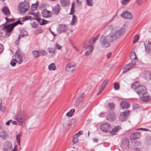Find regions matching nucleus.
Instances as JSON below:
<instances>
[{"instance_id":"nucleus-63","label":"nucleus","mask_w":151,"mask_h":151,"mask_svg":"<svg viewBox=\"0 0 151 151\" xmlns=\"http://www.w3.org/2000/svg\"><path fill=\"white\" fill-rule=\"evenodd\" d=\"M140 0L141 2H138V3H137L139 5H140L142 3H145L146 0Z\"/></svg>"},{"instance_id":"nucleus-24","label":"nucleus","mask_w":151,"mask_h":151,"mask_svg":"<svg viewBox=\"0 0 151 151\" xmlns=\"http://www.w3.org/2000/svg\"><path fill=\"white\" fill-rule=\"evenodd\" d=\"M60 2L61 5L63 6H68L70 5L69 0H60Z\"/></svg>"},{"instance_id":"nucleus-50","label":"nucleus","mask_w":151,"mask_h":151,"mask_svg":"<svg viewBox=\"0 0 151 151\" xmlns=\"http://www.w3.org/2000/svg\"><path fill=\"white\" fill-rule=\"evenodd\" d=\"M55 47L57 49L60 50L61 49L62 46L58 43H56L55 44Z\"/></svg>"},{"instance_id":"nucleus-25","label":"nucleus","mask_w":151,"mask_h":151,"mask_svg":"<svg viewBox=\"0 0 151 151\" xmlns=\"http://www.w3.org/2000/svg\"><path fill=\"white\" fill-rule=\"evenodd\" d=\"M60 10V6L58 4H57L53 8L52 12L54 14L57 15L59 13Z\"/></svg>"},{"instance_id":"nucleus-44","label":"nucleus","mask_w":151,"mask_h":151,"mask_svg":"<svg viewBox=\"0 0 151 151\" xmlns=\"http://www.w3.org/2000/svg\"><path fill=\"white\" fill-rule=\"evenodd\" d=\"M131 0H122L121 1V4L124 5L127 4Z\"/></svg>"},{"instance_id":"nucleus-42","label":"nucleus","mask_w":151,"mask_h":151,"mask_svg":"<svg viewBox=\"0 0 151 151\" xmlns=\"http://www.w3.org/2000/svg\"><path fill=\"white\" fill-rule=\"evenodd\" d=\"M31 19L32 18L30 16H27L23 17L22 19V20L23 21H26Z\"/></svg>"},{"instance_id":"nucleus-11","label":"nucleus","mask_w":151,"mask_h":151,"mask_svg":"<svg viewBox=\"0 0 151 151\" xmlns=\"http://www.w3.org/2000/svg\"><path fill=\"white\" fill-rule=\"evenodd\" d=\"M14 27L12 24L4 26L3 29L6 32V35L9 36L10 35V32L12 30Z\"/></svg>"},{"instance_id":"nucleus-61","label":"nucleus","mask_w":151,"mask_h":151,"mask_svg":"<svg viewBox=\"0 0 151 151\" xmlns=\"http://www.w3.org/2000/svg\"><path fill=\"white\" fill-rule=\"evenodd\" d=\"M108 82V80H105L104 82L102 85L105 86L107 84Z\"/></svg>"},{"instance_id":"nucleus-10","label":"nucleus","mask_w":151,"mask_h":151,"mask_svg":"<svg viewBox=\"0 0 151 151\" xmlns=\"http://www.w3.org/2000/svg\"><path fill=\"white\" fill-rule=\"evenodd\" d=\"M136 63L134 61H132L131 63L127 64L124 67L123 70V72L126 73L132 68H133L135 65Z\"/></svg>"},{"instance_id":"nucleus-39","label":"nucleus","mask_w":151,"mask_h":151,"mask_svg":"<svg viewBox=\"0 0 151 151\" xmlns=\"http://www.w3.org/2000/svg\"><path fill=\"white\" fill-rule=\"evenodd\" d=\"M22 136L21 134H19L16 135V139L18 144L20 145V138Z\"/></svg>"},{"instance_id":"nucleus-20","label":"nucleus","mask_w":151,"mask_h":151,"mask_svg":"<svg viewBox=\"0 0 151 151\" xmlns=\"http://www.w3.org/2000/svg\"><path fill=\"white\" fill-rule=\"evenodd\" d=\"M139 98L141 101L147 102L150 100V96L146 93L141 96H139Z\"/></svg>"},{"instance_id":"nucleus-4","label":"nucleus","mask_w":151,"mask_h":151,"mask_svg":"<svg viewBox=\"0 0 151 151\" xmlns=\"http://www.w3.org/2000/svg\"><path fill=\"white\" fill-rule=\"evenodd\" d=\"M27 116L24 114L21 113L18 114L16 117V119L19 123V125L22 126L25 123L26 119Z\"/></svg>"},{"instance_id":"nucleus-38","label":"nucleus","mask_w":151,"mask_h":151,"mask_svg":"<svg viewBox=\"0 0 151 151\" xmlns=\"http://www.w3.org/2000/svg\"><path fill=\"white\" fill-rule=\"evenodd\" d=\"M6 110V108L2 106V101L0 99V111L1 112H4Z\"/></svg>"},{"instance_id":"nucleus-47","label":"nucleus","mask_w":151,"mask_h":151,"mask_svg":"<svg viewBox=\"0 0 151 151\" xmlns=\"http://www.w3.org/2000/svg\"><path fill=\"white\" fill-rule=\"evenodd\" d=\"M108 106L110 109L112 110L114 109V105L113 103H110L108 104Z\"/></svg>"},{"instance_id":"nucleus-5","label":"nucleus","mask_w":151,"mask_h":151,"mask_svg":"<svg viewBox=\"0 0 151 151\" xmlns=\"http://www.w3.org/2000/svg\"><path fill=\"white\" fill-rule=\"evenodd\" d=\"M4 151H17L15 148H14L10 142L7 141L4 144Z\"/></svg>"},{"instance_id":"nucleus-9","label":"nucleus","mask_w":151,"mask_h":151,"mask_svg":"<svg viewBox=\"0 0 151 151\" xmlns=\"http://www.w3.org/2000/svg\"><path fill=\"white\" fill-rule=\"evenodd\" d=\"M136 92L139 96H141L146 93V87L144 86H140L138 87L136 90Z\"/></svg>"},{"instance_id":"nucleus-14","label":"nucleus","mask_w":151,"mask_h":151,"mask_svg":"<svg viewBox=\"0 0 151 151\" xmlns=\"http://www.w3.org/2000/svg\"><path fill=\"white\" fill-rule=\"evenodd\" d=\"M42 16L44 18H47L52 16V12L46 9L43 10L42 12Z\"/></svg>"},{"instance_id":"nucleus-22","label":"nucleus","mask_w":151,"mask_h":151,"mask_svg":"<svg viewBox=\"0 0 151 151\" xmlns=\"http://www.w3.org/2000/svg\"><path fill=\"white\" fill-rule=\"evenodd\" d=\"M116 118V116L114 113L112 112L109 114L107 119L109 121L112 122L114 121Z\"/></svg>"},{"instance_id":"nucleus-59","label":"nucleus","mask_w":151,"mask_h":151,"mask_svg":"<svg viewBox=\"0 0 151 151\" xmlns=\"http://www.w3.org/2000/svg\"><path fill=\"white\" fill-rule=\"evenodd\" d=\"M3 50V46L0 44V54Z\"/></svg>"},{"instance_id":"nucleus-51","label":"nucleus","mask_w":151,"mask_h":151,"mask_svg":"<svg viewBox=\"0 0 151 151\" xmlns=\"http://www.w3.org/2000/svg\"><path fill=\"white\" fill-rule=\"evenodd\" d=\"M74 4L73 3H72V4L71 9V12H70V14L72 15L73 14V12H74L73 9L74 8Z\"/></svg>"},{"instance_id":"nucleus-53","label":"nucleus","mask_w":151,"mask_h":151,"mask_svg":"<svg viewBox=\"0 0 151 151\" xmlns=\"http://www.w3.org/2000/svg\"><path fill=\"white\" fill-rule=\"evenodd\" d=\"M13 25H14V27L16 26L18 24H22L21 23L19 20H18L17 22L15 23H13L12 24Z\"/></svg>"},{"instance_id":"nucleus-31","label":"nucleus","mask_w":151,"mask_h":151,"mask_svg":"<svg viewBox=\"0 0 151 151\" xmlns=\"http://www.w3.org/2000/svg\"><path fill=\"white\" fill-rule=\"evenodd\" d=\"M139 83L138 82H136L134 83L132 85L131 87L132 88L135 89V91L137 89L139 86H140Z\"/></svg>"},{"instance_id":"nucleus-55","label":"nucleus","mask_w":151,"mask_h":151,"mask_svg":"<svg viewBox=\"0 0 151 151\" xmlns=\"http://www.w3.org/2000/svg\"><path fill=\"white\" fill-rule=\"evenodd\" d=\"M99 35H97L96 37L93 38V43H94L95 42V41L97 40H98L99 37Z\"/></svg>"},{"instance_id":"nucleus-12","label":"nucleus","mask_w":151,"mask_h":151,"mask_svg":"<svg viewBox=\"0 0 151 151\" xmlns=\"http://www.w3.org/2000/svg\"><path fill=\"white\" fill-rule=\"evenodd\" d=\"M100 128L104 132L107 133L109 132H110V125L108 123L104 124L100 126Z\"/></svg>"},{"instance_id":"nucleus-1","label":"nucleus","mask_w":151,"mask_h":151,"mask_svg":"<svg viewBox=\"0 0 151 151\" xmlns=\"http://www.w3.org/2000/svg\"><path fill=\"white\" fill-rule=\"evenodd\" d=\"M124 31L123 28L115 27L109 35L113 41L116 40L121 37Z\"/></svg>"},{"instance_id":"nucleus-52","label":"nucleus","mask_w":151,"mask_h":151,"mask_svg":"<svg viewBox=\"0 0 151 151\" xmlns=\"http://www.w3.org/2000/svg\"><path fill=\"white\" fill-rule=\"evenodd\" d=\"M83 0H77V3L78 6H80L82 5V2Z\"/></svg>"},{"instance_id":"nucleus-62","label":"nucleus","mask_w":151,"mask_h":151,"mask_svg":"<svg viewBox=\"0 0 151 151\" xmlns=\"http://www.w3.org/2000/svg\"><path fill=\"white\" fill-rule=\"evenodd\" d=\"M108 28L110 30H112V31L113 30V29H114V27H113V26L112 25H109L108 27ZM114 28L115 27H114Z\"/></svg>"},{"instance_id":"nucleus-48","label":"nucleus","mask_w":151,"mask_h":151,"mask_svg":"<svg viewBox=\"0 0 151 151\" xmlns=\"http://www.w3.org/2000/svg\"><path fill=\"white\" fill-rule=\"evenodd\" d=\"M87 48L89 50V51H91V52H92V51L94 49V47L92 45H90L88 46L87 47L86 49V50Z\"/></svg>"},{"instance_id":"nucleus-7","label":"nucleus","mask_w":151,"mask_h":151,"mask_svg":"<svg viewBox=\"0 0 151 151\" xmlns=\"http://www.w3.org/2000/svg\"><path fill=\"white\" fill-rule=\"evenodd\" d=\"M24 55L23 53L17 51L15 55V58L18 62V64H21L23 61Z\"/></svg>"},{"instance_id":"nucleus-23","label":"nucleus","mask_w":151,"mask_h":151,"mask_svg":"<svg viewBox=\"0 0 151 151\" xmlns=\"http://www.w3.org/2000/svg\"><path fill=\"white\" fill-rule=\"evenodd\" d=\"M129 105L130 104L128 102L125 101L122 102L120 104L121 107L123 109L127 108Z\"/></svg>"},{"instance_id":"nucleus-3","label":"nucleus","mask_w":151,"mask_h":151,"mask_svg":"<svg viewBox=\"0 0 151 151\" xmlns=\"http://www.w3.org/2000/svg\"><path fill=\"white\" fill-rule=\"evenodd\" d=\"M30 5L27 1L21 2L18 6V10L22 14H24L27 12L29 9Z\"/></svg>"},{"instance_id":"nucleus-36","label":"nucleus","mask_w":151,"mask_h":151,"mask_svg":"<svg viewBox=\"0 0 151 151\" xmlns=\"http://www.w3.org/2000/svg\"><path fill=\"white\" fill-rule=\"evenodd\" d=\"M27 35L28 33L24 29H23L21 31L20 35L19 36H20V37L21 38L25 36H27Z\"/></svg>"},{"instance_id":"nucleus-6","label":"nucleus","mask_w":151,"mask_h":151,"mask_svg":"<svg viewBox=\"0 0 151 151\" xmlns=\"http://www.w3.org/2000/svg\"><path fill=\"white\" fill-rule=\"evenodd\" d=\"M76 65L74 62H70L66 65L65 67V70L66 72H69V73H73L75 69Z\"/></svg>"},{"instance_id":"nucleus-54","label":"nucleus","mask_w":151,"mask_h":151,"mask_svg":"<svg viewBox=\"0 0 151 151\" xmlns=\"http://www.w3.org/2000/svg\"><path fill=\"white\" fill-rule=\"evenodd\" d=\"M47 50L50 53H53L55 51V50L51 48H49Z\"/></svg>"},{"instance_id":"nucleus-18","label":"nucleus","mask_w":151,"mask_h":151,"mask_svg":"<svg viewBox=\"0 0 151 151\" xmlns=\"http://www.w3.org/2000/svg\"><path fill=\"white\" fill-rule=\"evenodd\" d=\"M141 136L140 134L138 132H136L131 134L130 136V138L131 140H134L138 139Z\"/></svg>"},{"instance_id":"nucleus-45","label":"nucleus","mask_w":151,"mask_h":151,"mask_svg":"<svg viewBox=\"0 0 151 151\" xmlns=\"http://www.w3.org/2000/svg\"><path fill=\"white\" fill-rule=\"evenodd\" d=\"M114 88L116 90H118L119 89V84L117 82L115 83L114 84Z\"/></svg>"},{"instance_id":"nucleus-37","label":"nucleus","mask_w":151,"mask_h":151,"mask_svg":"<svg viewBox=\"0 0 151 151\" xmlns=\"http://www.w3.org/2000/svg\"><path fill=\"white\" fill-rule=\"evenodd\" d=\"M129 56L131 60H134L136 59V56L134 52H131Z\"/></svg>"},{"instance_id":"nucleus-40","label":"nucleus","mask_w":151,"mask_h":151,"mask_svg":"<svg viewBox=\"0 0 151 151\" xmlns=\"http://www.w3.org/2000/svg\"><path fill=\"white\" fill-rule=\"evenodd\" d=\"M93 0H86V4L88 6H92L93 5Z\"/></svg>"},{"instance_id":"nucleus-49","label":"nucleus","mask_w":151,"mask_h":151,"mask_svg":"<svg viewBox=\"0 0 151 151\" xmlns=\"http://www.w3.org/2000/svg\"><path fill=\"white\" fill-rule=\"evenodd\" d=\"M139 39V37L138 35H137L134 37L133 42L135 43L138 41Z\"/></svg>"},{"instance_id":"nucleus-30","label":"nucleus","mask_w":151,"mask_h":151,"mask_svg":"<svg viewBox=\"0 0 151 151\" xmlns=\"http://www.w3.org/2000/svg\"><path fill=\"white\" fill-rule=\"evenodd\" d=\"M77 134H75L73 137L72 142L74 144H76L78 142V137L79 136H77Z\"/></svg>"},{"instance_id":"nucleus-56","label":"nucleus","mask_w":151,"mask_h":151,"mask_svg":"<svg viewBox=\"0 0 151 151\" xmlns=\"http://www.w3.org/2000/svg\"><path fill=\"white\" fill-rule=\"evenodd\" d=\"M7 17L5 18V19L6 20L7 22H12L14 21V19H9Z\"/></svg>"},{"instance_id":"nucleus-13","label":"nucleus","mask_w":151,"mask_h":151,"mask_svg":"<svg viewBox=\"0 0 151 151\" xmlns=\"http://www.w3.org/2000/svg\"><path fill=\"white\" fill-rule=\"evenodd\" d=\"M129 112V111L127 110L122 112L120 114L119 119L122 121L126 120L127 119V116Z\"/></svg>"},{"instance_id":"nucleus-26","label":"nucleus","mask_w":151,"mask_h":151,"mask_svg":"<svg viewBox=\"0 0 151 151\" xmlns=\"http://www.w3.org/2000/svg\"><path fill=\"white\" fill-rule=\"evenodd\" d=\"M120 129V127L119 126L115 127L111 131H110V132L112 135L116 134V133Z\"/></svg>"},{"instance_id":"nucleus-19","label":"nucleus","mask_w":151,"mask_h":151,"mask_svg":"<svg viewBox=\"0 0 151 151\" xmlns=\"http://www.w3.org/2000/svg\"><path fill=\"white\" fill-rule=\"evenodd\" d=\"M2 12L6 17H9L11 15L10 11L8 8L6 6L4 7L2 9Z\"/></svg>"},{"instance_id":"nucleus-21","label":"nucleus","mask_w":151,"mask_h":151,"mask_svg":"<svg viewBox=\"0 0 151 151\" xmlns=\"http://www.w3.org/2000/svg\"><path fill=\"white\" fill-rule=\"evenodd\" d=\"M145 47L146 53L149 54L151 52V43L149 42L147 45H145Z\"/></svg>"},{"instance_id":"nucleus-15","label":"nucleus","mask_w":151,"mask_h":151,"mask_svg":"<svg viewBox=\"0 0 151 151\" xmlns=\"http://www.w3.org/2000/svg\"><path fill=\"white\" fill-rule=\"evenodd\" d=\"M129 145V141L127 138L124 139L121 145V147L124 149H128Z\"/></svg>"},{"instance_id":"nucleus-64","label":"nucleus","mask_w":151,"mask_h":151,"mask_svg":"<svg viewBox=\"0 0 151 151\" xmlns=\"http://www.w3.org/2000/svg\"><path fill=\"white\" fill-rule=\"evenodd\" d=\"M12 120L10 119L6 123V125H9L10 123H11Z\"/></svg>"},{"instance_id":"nucleus-58","label":"nucleus","mask_w":151,"mask_h":151,"mask_svg":"<svg viewBox=\"0 0 151 151\" xmlns=\"http://www.w3.org/2000/svg\"><path fill=\"white\" fill-rule=\"evenodd\" d=\"M91 53V51H90L88 50L86 51L85 53V55L86 56H87L90 55Z\"/></svg>"},{"instance_id":"nucleus-32","label":"nucleus","mask_w":151,"mask_h":151,"mask_svg":"<svg viewBox=\"0 0 151 151\" xmlns=\"http://www.w3.org/2000/svg\"><path fill=\"white\" fill-rule=\"evenodd\" d=\"M48 69L50 70H56V67L54 63H52L49 65L48 67Z\"/></svg>"},{"instance_id":"nucleus-8","label":"nucleus","mask_w":151,"mask_h":151,"mask_svg":"<svg viewBox=\"0 0 151 151\" xmlns=\"http://www.w3.org/2000/svg\"><path fill=\"white\" fill-rule=\"evenodd\" d=\"M31 14L35 16V19L38 22H39L40 23V24L41 25H44L46 24H47L48 22L46 20H44L43 19H41L40 18H38V14H35V13H32Z\"/></svg>"},{"instance_id":"nucleus-28","label":"nucleus","mask_w":151,"mask_h":151,"mask_svg":"<svg viewBox=\"0 0 151 151\" xmlns=\"http://www.w3.org/2000/svg\"><path fill=\"white\" fill-rule=\"evenodd\" d=\"M8 137V134L4 131L0 132V137L2 139H5Z\"/></svg>"},{"instance_id":"nucleus-35","label":"nucleus","mask_w":151,"mask_h":151,"mask_svg":"<svg viewBox=\"0 0 151 151\" xmlns=\"http://www.w3.org/2000/svg\"><path fill=\"white\" fill-rule=\"evenodd\" d=\"M75 112V109H71L66 114V116L68 117H71Z\"/></svg>"},{"instance_id":"nucleus-57","label":"nucleus","mask_w":151,"mask_h":151,"mask_svg":"<svg viewBox=\"0 0 151 151\" xmlns=\"http://www.w3.org/2000/svg\"><path fill=\"white\" fill-rule=\"evenodd\" d=\"M20 36H19L17 38V40L14 42V43L16 45H18L19 43V40L20 39Z\"/></svg>"},{"instance_id":"nucleus-41","label":"nucleus","mask_w":151,"mask_h":151,"mask_svg":"<svg viewBox=\"0 0 151 151\" xmlns=\"http://www.w3.org/2000/svg\"><path fill=\"white\" fill-rule=\"evenodd\" d=\"M17 63H18V62L16 59H12L11 61L10 64L12 66H14Z\"/></svg>"},{"instance_id":"nucleus-27","label":"nucleus","mask_w":151,"mask_h":151,"mask_svg":"<svg viewBox=\"0 0 151 151\" xmlns=\"http://www.w3.org/2000/svg\"><path fill=\"white\" fill-rule=\"evenodd\" d=\"M145 78L147 81L151 79V73L148 72H145L144 73Z\"/></svg>"},{"instance_id":"nucleus-46","label":"nucleus","mask_w":151,"mask_h":151,"mask_svg":"<svg viewBox=\"0 0 151 151\" xmlns=\"http://www.w3.org/2000/svg\"><path fill=\"white\" fill-rule=\"evenodd\" d=\"M39 50L40 53V56H44L46 55L47 54V52L44 50Z\"/></svg>"},{"instance_id":"nucleus-60","label":"nucleus","mask_w":151,"mask_h":151,"mask_svg":"<svg viewBox=\"0 0 151 151\" xmlns=\"http://www.w3.org/2000/svg\"><path fill=\"white\" fill-rule=\"evenodd\" d=\"M76 134H77V136H79L81 135H82L83 134V132L82 131H79L78 132L76 133Z\"/></svg>"},{"instance_id":"nucleus-33","label":"nucleus","mask_w":151,"mask_h":151,"mask_svg":"<svg viewBox=\"0 0 151 151\" xmlns=\"http://www.w3.org/2000/svg\"><path fill=\"white\" fill-rule=\"evenodd\" d=\"M38 5L39 3L38 2H37L35 3L32 4L31 6V10L32 11H35L37 9Z\"/></svg>"},{"instance_id":"nucleus-34","label":"nucleus","mask_w":151,"mask_h":151,"mask_svg":"<svg viewBox=\"0 0 151 151\" xmlns=\"http://www.w3.org/2000/svg\"><path fill=\"white\" fill-rule=\"evenodd\" d=\"M77 22V18L76 16L75 15H74L73 16L72 20L70 22V24L72 25H73L75 24Z\"/></svg>"},{"instance_id":"nucleus-16","label":"nucleus","mask_w":151,"mask_h":151,"mask_svg":"<svg viewBox=\"0 0 151 151\" xmlns=\"http://www.w3.org/2000/svg\"><path fill=\"white\" fill-rule=\"evenodd\" d=\"M68 29L67 27L64 24L59 25L57 29L58 32L59 33L65 32Z\"/></svg>"},{"instance_id":"nucleus-43","label":"nucleus","mask_w":151,"mask_h":151,"mask_svg":"<svg viewBox=\"0 0 151 151\" xmlns=\"http://www.w3.org/2000/svg\"><path fill=\"white\" fill-rule=\"evenodd\" d=\"M84 95L83 93H82L80 96L78 97V99L79 101H82L83 100V98L84 97Z\"/></svg>"},{"instance_id":"nucleus-2","label":"nucleus","mask_w":151,"mask_h":151,"mask_svg":"<svg viewBox=\"0 0 151 151\" xmlns=\"http://www.w3.org/2000/svg\"><path fill=\"white\" fill-rule=\"evenodd\" d=\"M113 41L109 35L107 36H102L100 39V42L103 47H107L110 46V42Z\"/></svg>"},{"instance_id":"nucleus-29","label":"nucleus","mask_w":151,"mask_h":151,"mask_svg":"<svg viewBox=\"0 0 151 151\" xmlns=\"http://www.w3.org/2000/svg\"><path fill=\"white\" fill-rule=\"evenodd\" d=\"M32 55L33 57L35 58H37L40 56L39 50H35L32 52Z\"/></svg>"},{"instance_id":"nucleus-17","label":"nucleus","mask_w":151,"mask_h":151,"mask_svg":"<svg viewBox=\"0 0 151 151\" xmlns=\"http://www.w3.org/2000/svg\"><path fill=\"white\" fill-rule=\"evenodd\" d=\"M121 16L126 19H130L132 18L131 14L128 12H124L121 14Z\"/></svg>"}]
</instances>
